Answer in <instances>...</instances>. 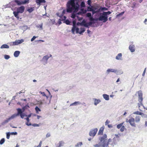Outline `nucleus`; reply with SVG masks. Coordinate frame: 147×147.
<instances>
[{"mask_svg":"<svg viewBox=\"0 0 147 147\" xmlns=\"http://www.w3.org/2000/svg\"><path fill=\"white\" fill-rule=\"evenodd\" d=\"M80 0H69L66 4V10L64 9L63 10L62 15H61L60 17H62L66 12L68 13H71L73 11V12H77L80 7Z\"/></svg>","mask_w":147,"mask_h":147,"instance_id":"1","label":"nucleus"},{"mask_svg":"<svg viewBox=\"0 0 147 147\" xmlns=\"http://www.w3.org/2000/svg\"><path fill=\"white\" fill-rule=\"evenodd\" d=\"M100 142L93 145L94 147H113L110 140H107V135L104 134L99 138Z\"/></svg>","mask_w":147,"mask_h":147,"instance_id":"2","label":"nucleus"},{"mask_svg":"<svg viewBox=\"0 0 147 147\" xmlns=\"http://www.w3.org/2000/svg\"><path fill=\"white\" fill-rule=\"evenodd\" d=\"M77 12H73L71 17L73 19L72 21L73 27L71 29V31L73 34H74V32L76 31V33L78 32L79 28L76 26V20L80 21L82 19V18H80L76 14Z\"/></svg>","mask_w":147,"mask_h":147,"instance_id":"3","label":"nucleus"},{"mask_svg":"<svg viewBox=\"0 0 147 147\" xmlns=\"http://www.w3.org/2000/svg\"><path fill=\"white\" fill-rule=\"evenodd\" d=\"M136 94H138V101L139 102V103H138V105L139 108L140 105H143L142 102L143 99L142 97L143 93L141 90H139L136 92Z\"/></svg>","mask_w":147,"mask_h":147,"instance_id":"4","label":"nucleus"},{"mask_svg":"<svg viewBox=\"0 0 147 147\" xmlns=\"http://www.w3.org/2000/svg\"><path fill=\"white\" fill-rule=\"evenodd\" d=\"M120 135L119 134H115V137L113 138V140H112L111 139H108L110 140V141L112 143L111 144L113 145V147L114 146V145L116 144H117Z\"/></svg>","mask_w":147,"mask_h":147,"instance_id":"5","label":"nucleus"},{"mask_svg":"<svg viewBox=\"0 0 147 147\" xmlns=\"http://www.w3.org/2000/svg\"><path fill=\"white\" fill-rule=\"evenodd\" d=\"M52 55L51 54L47 55L44 56L42 59L41 61L42 63L44 65H45L48 63V61L49 59L52 57Z\"/></svg>","mask_w":147,"mask_h":147,"instance_id":"6","label":"nucleus"},{"mask_svg":"<svg viewBox=\"0 0 147 147\" xmlns=\"http://www.w3.org/2000/svg\"><path fill=\"white\" fill-rule=\"evenodd\" d=\"M108 16H106L105 14L102 13H100V16L99 17V20L101 21H103V22H105L108 20Z\"/></svg>","mask_w":147,"mask_h":147,"instance_id":"7","label":"nucleus"},{"mask_svg":"<svg viewBox=\"0 0 147 147\" xmlns=\"http://www.w3.org/2000/svg\"><path fill=\"white\" fill-rule=\"evenodd\" d=\"M135 121V119L132 117H131L129 120L127 119L126 120L127 123H129L131 126L134 127H136Z\"/></svg>","mask_w":147,"mask_h":147,"instance_id":"8","label":"nucleus"},{"mask_svg":"<svg viewBox=\"0 0 147 147\" xmlns=\"http://www.w3.org/2000/svg\"><path fill=\"white\" fill-rule=\"evenodd\" d=\"M97 131L98 129L97 128L91 129L89 132V135L90 136L94 137L96 135Z\"/></svg>","mask_w":147,"mask_h":147,"instance_id":"9","label":"nucleus"},{"mask_svg":"<svg viewBox=\"0 0 147 147\" xmlns=\"http://www.w3.org/2000/svg\"><path fill=\"white\" fill-rule=\"evenodd\" d=\"M25 9V7L24 6H21L17 8V11L19 13H22L24 11Z\"/></svg>","mask_w":147,"mask_h":147,"instance_id":"10","label":"nucleus"},{"mask_svg":"<svg viewBox=\"0 0 147 147\" xmlns=\"http://www.w3.org/2000/svg\"><path fill=\"white\" fill-rule=\"evenodd\" d=\"M116 69L113 68H109L107 70L106 73L107 74H109L110 72H113L115 73L116 72Z\"/></svg>","mask_w":147,"mask_h":147,"instance_id":"11","label":"nucleus"},{"mask_svg":"<svg viewBox=\"0 0 147 147\" xmlns=\"http://www.w3.org/2000/svg\"><path fill=\"white\" fill-rule=\"evenodd\" d=\"M87 11L86 9L82 8L80 9V11L79 12H78L77 13H76V14H77V15L82 14H85L86 13Z\"/></svg>","mask_w":147,"mask_h":147,"instance_id":"12","label":"nucleus"},{"mask_svg":"<svg viewBox=\"0 0 147 147\" xmlns=\"http://www.w3.org/2000/svg\"><path fill=\"white\" fill-rule=\"evenodd\" d=\"M24 40V39H22L21 40H16L15 42L16 45H17L19 44H20L23 42Z\"/></svg>","mask_w":147,"mask_h":147,"instance_id":"13","label":"nucleus"},{"mask_svg":"<svg viewBox=\"0 0 147 147\" xmlns=\"http://www.w3.org/2000/svg\"><path fill=\"white\" fill-rule=\"evenodd\" d=\"M93 100L94 101V104L95 106H96L101 101L100 99L95 98H93Z\"/></svg>","mask_w":147,"mask_h":147,"instance_id":"14","label":"nucleus"},{"mask_svg":"<svg viewBox=\"0 0 147 147\" xmlns=\"http://www.w3.org/2000/svg\"><path fill=\"white\" fill-rule=\"evenodd\" d=\"M115 59L117 60H122V54L119 53L116 56Z\"/></svg>","mask_w":147,"mask_h":147,"instance_id":"15","label":"nucleus"},{"mask_svg":"<svg viewBox=\"0 0 147 147\" xmlns=\"http://www.w3.org/2000/svg\"><path fill=\"white\" fill-rule=\"evenodd\" d=\"M135 46L133 45H130L129 47V49L131 52H133L135 51Z\"/></svg>","mask_w":147,"mask_h":147,"instance_id":"16","label":"nucleus"},{"mask_svg":"<svg viewBox=\"0 0 147 147\" xmlns=\"http://www.w3.org/2000/svg\"><path fill=\"white\" fill-rule=\"evenodd\" d=\"M36 2L37 5L39 6L41 3H45L46 2V1L45 0H36Z\"/></svg>","mask_w":147,"mask_h":147,"instance_id":"17","label":"nucleus"},{"mask_svg":"<svg viewBox=\"0 0 147 147\" xmlns=\"http://www.w3.org/2000/svg\"><path fill=\"white\" fill-rule=\"evenodd\" d=\"M104 129L105 126L104 125H103L100 128L98 132V134L99 135L102 134Z\"/></svg>","mask_w":147,"mask_h":147,"instance_id":"18","label":"nucleus"},{"mask_svg":"<svg viewBox=\"0 0 147 147\" xmlns=\"http://www.w3.org/2000/svg\"><path fill=\"white\" fill-rule=\"evenodd\" d=\"M82 103L80 101H76L74 102L71 104L70 106H77L78 105H81Z\"/></svg>","mask_w":147,"mask_h":147,"instance_id":"19","label":"nucleus"},{"mask_svg":"<svg viewBox=\"0 0 147 147\" xmlns=\"http://www.w3.org/2000/svg\"><path fill=\"white\" fill-rule=\"evenodd\" d=\"M17 111L18 112L17 114H16L18 116L19 115H20L21 114H22V113L23 112V111H22V109L20 108L17 109Z\"/></svg>","mask_w":147,"mask_h":147,"instance_id":"20","label":"nucleus"},{"mask_svg":"<svg viewBox=\"0 0 147 147\" xmlns=\"http://www.w3.org/2000/svg\"><path fill=\"white\" fill-rule=\"evenodd\" d=\"M103 98L106 100H108L109 99V96L107 94H104L102 95Z\"/></svg>","mask_w":147,"mask_h":147,"instance_id":"21","label":"nucleus"},{"mask_svg":"<svg viewBox=\"0 0 147 147\" xmlns=\"http://www.w3.org/2000/svg\"><path fill=\"white\" fill-rule=\"evenodd\" d=\"M20 53V52L18 51H16L14 52L13 54L14 56L15 57H18Z\"/></svg>","mask_w":147,"mask_h":147,"instance_id":"22","label":"nucleus"},{"mask_svg":"<svg viewBox=\"0 0 147 147\" xmlns=\"http://www.w3.org/2000/svg\"><path fill=\"white\" fill-rule=\"evenodd\" d=\"M64 143L63 141H60L59 142L56 147H61L63 146Z\"/></svg>","mask_w":147,"mask_h":147,"instance_id":"23","label":"nucleus"},{"mask_svg":"<svg viewBox=\"0 0 147 147\" xmlns=\"http://www.w3.org/2000/svg\"><path fill=\"white\" fill-rule=\"evenodd\" d=\"M123 71L121 70H117V69H116V72H115V73L117 75H120L122 74H123Z\"/></svg>","mask_w":147,"mask_h":147,"instance_id":"24","label":"nucleus"},{"mask_svg":"<svg viewBox=\"0 0 147 147\" xmlns=\"http://www.w3.org/2000/svg\"><path fill=\"white\" fill-rule=\"evenodd\" d=\"M9 47L7 45L4 44L2 45L0 47V48L1 49L5 48V49H9Z\"/></svg>","mask_w":147,"mask_h":147,"instance_id":"25","label":"nucleus"},{"mask_svg":"<svg viewBox=\"0 0 147 147\" xmlns=\"http://www.w3.org/2000/svg\"><path fill=\"white\" fill-rule=\"evenodd\" d=\"M79 30H78V32L76 33H79L80 34H81L82 33L84 32L85 30L84 28H80V31H79Z\"/></svg>","mask_w":147,"mask_h":147,"instance_id":"26","label":"nucleus"},{"mask_svg":"<svg viewBox=\"0 0 147 147\" xmlns=\"http://www.w3.org/2000/svg\"><path fill=\"white\" fill-rule=\"evenodd\" d=\"M10 120V119L9 118L7 119L6 120H5L3 122L1 123L2 125H4L5 124L8 123L9 121Z\"/></svg>","mask_w":147,"mask_h":147,"instance_id":"27","label":"nucleus"},{"mask_svg":"<svg viewBox=\"0 0 147 147\" xmlns=\"http://www.w3.org/2000/svg\"><path fill=\"white\" fill-rule=\"evenodd\" d=\"M136 122L138 123L140 121V117L139 116H136L135 117V120Z\"/></svg>","mask_w":147,"mask_h":147,"instance_id":"28","label":"nucleus"},{"mask_svg":"<svg viewBox=\"0 0 147 147\" xmlns=\"http://www.w3.org/2000/svg\"><path fill=\"white\" fill-rule=\"evenodd\" d=\"M29 0H24V1H21L20 4H21V5L25 4L26 3H29Z\"/></svg>","mask_w":147,"mask_h":147,"instance_id":"29","label":"nucleus"},{"mask_svg":"<svg viewBox=\"0 0 147 147\" xmlns=\"http://www.w3.org/2000/svg\"><path fill=\"white\" fill-rule=\"evenodd\" d=\"M35 110L36 113H38V112L41 111V110L37 106H36L35 108Z\"/></svg>","mask_w":147,"mask_h":147,"instance_id":"30","label":"nucleus"},{"mask_svg":"<svg viewBox=\"0 0 147 147\" xmlns=\"http://www.w3.org/2000/svg\"><path fill=\"white\" fill-rule=\"evenodd\" d=\"M15 2L18 5H21V2L20 0H14Z\"/></svg>","mask_w":147,"mask_h":147,"instance_id":"31","label":"nucleus"},{"mask_svg":"<svg viewBox=\"0 0 147 147\" xmlns=\"http://www.w3.org/2000/svg\"><path fill=\"white\" fill-rule=\"evenodd\" d=\"M34 10V7H31L29 9H28L27 10V11H28L29 13H31Z\"/></svg>","mask_w":147,"mask_h":147,"instance_id":"32","label":"nucleus"},{"mask_svg":"<svg viewBox=\"0 0 147 147\" xmlns=\"http://www.w3.org/2000/svg\"><path fill=\"white\" fill-rule=\"evenodd\" d=\"M133 113L134 114L138 115H142L143 114V113L140 112L138 111L134 112Z\"/></svg>","mask_w":147,"mask_h":147,"instance_id":"33","label":"nucleus"},{"mask_svg":"<svg viewBox=\"0 0 147 147\" xmlns=\"http://www.w3.org/2000/svg\"><path fill=\"white\" fill-rule=\"evenodd\" d=\"M82 145V143L81 142L78 143L75 146L76 147H79L81 146Z\"/></svg>","mask_w":147,"mask_h":147,"instance_id":"34","label":"nucleus"},{"mask_svg":"<svg viewBox=\"0 0 147 147\" xmlns=\"http://www.w3.org/2000/svg\"><path fill=\"white\" fill-rule=\"evenodd\" d=\"M18 116L16 114H15L13 115L10 117H9V119H10L11 120V119H13L16 117Z\"/></svg>","mask_w":147,"mask_h":147,"instance_id":"35","label":"nucleus"},{"mask_svg":"<svg viewBox=\"0 0 147 147\" xmlns=\"http://www.w3.org/2000/svg\"><path fill=\"white\" fill-rule=\"evenodd\" d=\"M103 14H105L106 16H108L107 15L111 14V12L110 11H108L107 12H103Z\"/></svg>","mask_w":147,"mask_h":147,"instance_id":"36","label":"nucleus"},{"mask_svg":"<svg viewBox=\"0 0 147 147\" xmlns=\"http://www.w3.org/2000/svg\"><path fill=\"white\" fill-rule=\"evenodd\" d=\"M64 23H65L67 25H71L70 24V23H71L68 20H65Z\"/></svg>","mask_w":147,"mask_h":147,"instance_id":"37","label":"nucleus"},{"mask_svg":"<svg viewBox=\"0 0 147 147\" xmlns=\"http://www.w3.org/2000/svg\"><path fill=\"white\" fill-rule=\"evenodd\" d=\"M124 11H123L120 13H119V14H118L116 15V17H117L122 16L124 13Z\"/></svg>","mask_w":147,"mask_h":147,"instance_id":"38","label":"nucleus"},{"mask_svg":"<svg viewBox=\"0 0 147 147\" xmlns=\"http://www.w3.org/2000/svg\"><path fill=\"white\" fill-rule=\"evenodd\" d=\"M123 123H120L119 124H118L117 125V128L118 129L120 128L123 126Z\"/></svg>","mask_w":147,"mask_h":147,"instance_id":"39","label":"nucleus"},{"mask_svg":"<svg viewBox=\"0 0 147 147\" xmlns=\"http://www.w3.org/2000/svg\"><path fill=\"white\" fill-rule=\"evenodd\" d=\"M80 6L81 7H83L85 6V3L84 1L81 2L80 4Z\"/></svg>","mask_w":147,"mask_h":147,"instance_id":"40","label":"nucleus"},{"mask_svg":"<svg viewBox=\"0 0 147 147\" xmlns=\"http://www.w3.org/2000/svg\"><path fill=\"white\" fill-rule=\"evenodd\" d=\"M13 13L15 17H17V16L18 15V14L19 13L17 11H14Z\"/></svg>","mask_w":147,"mask_h":147,"instance_id":"41","label":"nucleus"},{"mask_svg":"<svg viewBox=\"0 0 147 147\" xmlns=\"http://www.w3.org/2000/svg\"><path fill=\"white\" fill-rule=\"evenodd\" d=\"M5 140L4 138L2 139L0 141V144L2 145L4 142Z\"/></svg>","mask_w":147,"mask_h":147,"instance_id":"42","label":"nucleus"},{"mask_svg":"<svg viewBox=\"0 0 147 147\" xmlns=\"http://www.w3.org/2000/svg\"><path fill=\"white\" fill-rule=\"evenodd\" d=\"M28 107H29L27 105H26L24 107H23L22 108V109L23 112L24 111L25 109H27Z\"/></svg>","mask_w":147,"mask_h":147,"instance_id":"43","label":"nucleus"},{"mask_svg":"<svg viewBox=\"0 0 147 147\" xmlns=\"http://www.w3.org/2000/svg\"><path fill=\"white\" fill-rule=\"evenodd\" d=\"M92 16L91 14V13H88L86 14V16L88 18H90L91 16Z\"/></svg>","mask_w":147,"mask_h":147,"instance_id":"44","label":"nucleus"},{"mask_svg":"<svg viewBox=\"0 0 147 147\" xmlns=\"http://www.w3.org/2000/svg\"><path fill=\"white\" fill-rule=\"evenodd\" d=\"M26 116L27 115H26L25 113H23L22 114H21V115H20L21 118L22 119H23L24 118V117H26Z\"/></svg>","mask_w":147,"mask_h":147,"instance_id":"45","label":"nucleus"},{"mask_svg":"<svg viewBox=\"0 0 147 147\" xmlns=\"http://www.w3.org/2000/svg\"><path fill=\"white\" fill-rule=\"evenodd\" d=\"M10 134V132H8L6 133V138L7 139H9V138Z\"/></svg>","mask_w":147,"mask_h":147,"instance_id":"46","label":"nucleus"},{"mask_svg":"<svg viewBox=\"0 0 147 147\" xmlns=\"http://www.w3.org/2000/svg\"><path fill=\"white\" fill-rule=\"evenodd\" d=\"M42 25H43V24L42 23L40 25H38L37 27L38 28H40L41 29H42Z\"/></svg>","mask_w":147,"mask_h":147,"instance_id":"47","label":"nucleus"},{"mask_svg":"<svg viewBox=\"0 0 147 147\" xmlns=\"http://www.w3.org/2000/svg\"><path fill=\"white\" fill-rule=\"evenodd\" d=\"M10 58V57L9 55H4V58L6 59H8Z\"/></svg>","mask_w":147,"mask_h":147,"instance_id":"48","label":"nucleus"},{"mask_svg":"<svg viewBox=\"0 0 147 147\" xmlns=\"http://www.w3.org/2000/svg\"><path fill=\"white\" fill-rule=\"evenodd\" d=\"M125 129V126H124L123 125L122 126V127H121V128L120 129V131L121 132H123L124 131Z\"/></svg>","mask_w":147,"mask_h":147,"instance_id":"49","label":"nucleus"},{"mask_svg":"<svg viewBox=\"0 0 147 147\" xmlns=\"http://www.w3.org/2000/svg\"><path fill=\"white\" fill-rule=\"evenodd\" d=\"M92 9H93L91 7L89 6L87 7V11H91Z\"/></svg>","mask_w":147,"mask_h":147,"instance_id":"50","label":"nucleus"},{"mask_svg":"<svg viewBox=\"0 0 147 147\" xmlns=\"http://www.w3.org/2000/svg\"><path fill=\"white\" fill-rule=\"evenodd\" d=\"M9 44L11 46H13L16 45L15 42H10Z\"/></svg>","mask_w":147,"mask_h":147,"instance_id":"51","label":"nucleus"},{"mask_svg":"<svg viewBox=\"0 0 147 147\" xmlns=\"http://www.w3.org/2000/svg\"><path fill=\"white\" fill-rule=\"evenodd\" d=\"M28 28V27L27 26H23L22 27V29L24 30H27Z\"/></svg>","mask_w":147,"mask_h":147,"instance_id":"52","label":"nucleus"},{"mask_svg":"<svg viewBox=\"0 0 147 147\" xmlns=\"http://www.w3.org/2000/svg\"><path fill=\"white\" fill-rule=\"evenodd\" d=\"M47 103L46 102H43L42 101L40 100L39 101V104L40 105H41L43 104H46Z\"/></svg>","mask_w":147,"mask_h":147,"instance_id":"53","label":"nucleus"},{"mask_svg":"<svg viewBox=\"0 0 147 147\" xmlns=\"http://www.w3.org/2000/svg\"><path fill=\"white\" fill-rule=\"evenodd\" d=\"M91 11L92 12V15H94V13H97L98 12V11H95L93 9Z\"/></svg>","mask_w":147,"mask_h":147,"instance_id":"54","label":"nucleus"},{"mask_svg":"<svg viewBox=\"0 0 147 147\" xmlns=\"http://www.w3.org/2000/svg\"><path fill=\"white\" fill-rule=\"evenodd\" d=\"M86 22L84 21V20H83L82 22L80 23V25L81 26H84V24H85Z\"/></svg>","mask_w":147,"mask_h":147,"instance_id":"55","label":"nucleus"},{"mask_svg":"<svg viewBox=\"0 0 147 147\" xmlns=\"http://www.w3.org/2000/svg\"><path fill=\"white\" fill-rule=\"evenodd\" d=\"M10 135H17V132H10Z\"/></svg>","mask_w":147,"mask_h":147,"instance_id":"56","label":"nucleus"},{"mask_svg":"<svg viewBox=\"0 0 147 147\" xmlns=\"http://www.w3.org/2000/svg\"><path fill=\"white\" fill-rule=\"evenodd\" d=\"M110 123V121H109L108 120H107L106 122H105V125H108V124L109 123Z\"/></svg>","mask_w":147,"mask_h":147,"instance_id":"57","label":"nucleus"},{"mask_svg":"<svg viewBox=\"0 0 147 147\" xmlns=\"http://www.w3.org/2000/svg\"><path fill=\"white\" fill-rule=\"evenodd\" d=\"M66 18V17L65 16H64L63 17H61V20L62 21H63V20H65Z\"/></svg>","mask_w":147,"mask_h":147,"instance_id":"58","label":"nucleus"},{"mask_svg":"<svg viewBox=\"0 0 147 147\" xmlns=\"http://www.w3.org/2000/svg\"><path fill=\"white\" fill-rule=\"evenodd\" d=\"M61 19H59L58 21L57 24H58V26L60 25L61 24Z\"/></svg>","mask_w":147,"mask_h":147,"instance_id":"59","label":"nucleus"},{"mask_svg":"<svg viewBox=\"0 0 147 147\" xmlns=\"http://www.w3.org/2000/svg\"><path fill=\"white\" fill-rule=\"evenodd\" d=\"M89 18L90 21L94 20V18H93L92 16Z\"/></svg>","mask_w":147,"mask_h":147,"instance_id":"60","label":"nucleus"},{"mask_svg":"<svg viewBox=\"0 0 147 147\" xmlns=\"http://www.w3.org/2000/svg\"><path fill=\"white\" fill-rule=\"evenodd\" d=\"M37 37L36 36H34L33 37L31 38V41H34L35 39Z\"/></svg>","mask_w":147,"mask_h":147,"instance_id":"61","label":"nucleus"},{"mask_svg":"<svg viewBox=\"0 0 147 147\" xmlns=\"http://www.w3.org/2000/svg\"><path fill=\"white\" fill-rule=\"evenodd\" d=\"M32 125L34 127H39V125L38 124H34Z\"/></svg>","mask_w":147,"mask_h":147,"instance_id":"62","label":"nucleus"},{"mask_svg":"<svg viewBox=\"0 0 147 147\" xmlns=\"http://www.w3.org/2000/svg\"><path fill=\"white\" fill-rule=\"evenodd\" d=\"M46 136V138H48L51 136V134L50 133H48L47 134Z\"/></svg>","mask_w":147,"mask_h":147,"instance_id":"63","label":"nucleus"},{"mask_svg":"<svg viewBox=\"0 0 147 147\" xmlns=\"http://www.w3.org/2000/svg\"><path fill=\"white\" fill-rule=\"evenodd\" d=\"M84 26L85 27H88V28H89V26H88V23H86L85 24H84Z\"/></svg>","mask_w":147,"mask_h":147,"instance_id":"64","label":"nucleus"}]
</instances>
